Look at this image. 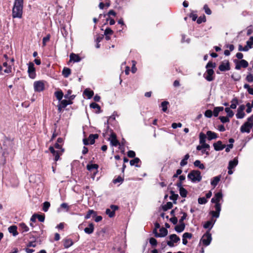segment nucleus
<instances>
[{
  "label": "nucleus",
  "instance_id": "obj_1",
  "mask_svg": "<svg viewBox=\"0 0 253 253\" xmlns=\"http://www.w3.org/2000/svg\"><path fill=\"white\" fill-rule=\"evenodd\" d=\"M24 0H15L12 8V17L21 18L22 16Z\"/></svg>",
  "mask_w": 253,
  "mask_h": 253
},
{
  "label": "nucleus",
  "instance_id": "obj_2",
  "mask_svg": "<svg viewBox=\"0 0 253 253\" xmlns=\"http://www.w3.org/2000/svg\"><path fill=\"white\" fill-rule=\"evenodd\" d=\"M187 178L193 183H196L200 182L202 177L199 170H192L188 173Z\"/></svg>",
  "mask_w": 253,
  "mask_h": 253
},
{
  "label": "nucleus",
  "instance_id": "obj_3",
  "mask_svg": "<svg viewBox=\"0 0 253 253\" xmlns=\"http://www.w3.org/2000/svg\"><path fill=\"white\" fill-rule=\"evenodd\" d=\"M253 126V116L249 117L247 121L245 122L240 128V131L242 133H249L251 129Z\"/></svg>",
  "mask_w": 253,
  "mask_h": 253
},
{
  "label": "nucleus",
  "instance_id": "obj_4",
  "mask_svg": "<svg viewBox=\"0 0 253 253\" xmlns=\"http://www.w3.org/2000/svg\"><path fill=\"white\" fill-rule=\"evenodd\" d=\"M211 239V234L209 231H207L201 238L200 243H202L205 246H208L210 244Z\"/></svg>",
  "mask_w": 253,
  "mask_h": 253
},
{
  "label": "nucleus",
  "instance_id": "obj_5",
  "mask_svg": "<svg viewBox=\"0 0 253 253\" xmlns=\"http://www.w3.org/2000/svg\"><path fill=\"white\" fill-rule=\"evenodd\" d=\"M234 62L236 64L235 69L238 70H240L242 67L246 68L249 66L248 62L244 59H242L239 61L235 59L234 60Z\"/></svg>",
  "mask_w": 253,
  "mask_h": 253
},
{
  "label": "nucleus",
  "instance_id": "obj_6",
  "mask_svg": "<svg viewBox=\"0 0 253 253\" xmlns=\"http://www.w3.org/2000/svg\"><path fill=\"white\" fill-rule=\"evenodd\" d=\"M34 88L36 92H41L44 89V84L42 81H36L34 83Z\"/></svg>",
  "mask_w": 253,
  "mask_h": 253
},
{
  "label": "nucleus",
  "instance_id": "obj_7",
  "mask_svg": "<svg viewBox=\"0 0 253 253\" xmlns=\"http://www.w3.org/2000/svg\"><path fill=\"white\" fill-rule=\"evenodd\" d=\"M170 239L169 241H167V245L170 247H173L174 246V243H176L180 241V238L176 234H171L169 236Z\"/></svg>",
  "mask_w": 253,
  "mask_h": 253
},
{
  "label": "nucleus",
  "instance_id": "obj_8",
  "mask_svg": "<svg viewBox=\"0 0 253 253\" xmlns=\"http://www.w3.org/2000/svg\"><path fill=\"white\" fill-rule=\"evenodd\" d=\"M28 73L30 78L34 79L36 77L35 68L34 64L32 62H29L28 64Z\"/></svg>",
  "mask_w": 253,
  "mask_h": 253
},
{
  "label": "nucleus",
  "instance_id": "obj_9",
  "mask_svg": "<svg viewBox=\"0 0 253 253\" xmlns=\"http://www.w3.org/2000/svg\"><path fill=\"white\" fill-rule=\"evenodd\" d=\"M218 69L221 72H225L230 70V66L228 60H224L221 62L218 67Z\"/></svg>",
  "mask_w": 253,
  "mask_h": 253
},
{
  "label": "nucleus",
  "instance_id": "obj_10",
  "mask_svg": "<svg viewBox=\"0 0 253 253\" xmlns=\"http://www.w3.org/2000/svg\"><path fill=\"white\" fill-rule=\"evenodd\" d=\"M223 202V194L221 191L216 193L211 200V202L215 204H220L219 202Z\"/></svg>",
  "mask_w": 253,
  "mask_h": 253
},
{
  "label": "nucleus",
  "instance_id": "obj_11",
  "mask_svg": "<svg viewBox=\"0 0 253 253\" xmlns=\"http://www.w3.org/2000/svg\"><path fill=\"white\" fill-rule=\"evenodd\" d=\"M215 211H211L210 214L212 217L218 218L219 216L220 212L221 211V204H215L214 205Z\"/></svg>",
  "mask_w": 253,
  "mask_h": 253
},
{
  "label": "nucleus",
  "instance_id": "obj_12",
  "mask_svg": "<svg viewBox=\"0 0 253 253\" xmlns=\"http://www.w3.org/2000/svg\"><path fill=\"white\" fill-rule=\"evenodd\" d=\"M214 71L212 69H207L206 73L204 74V77L209 82L214 80L213 77Z\"/></svg>",
  "mask_w": 253,
  "mask_h": 253
},
{
  "label": "nucleus",
  "instance_id": "obj_13",
  "mask_svg": "<svg viewBox=\"0 0 253 253\" xmlns=\"http://www.w3.org/2000/svg\"><path fill=\"white\" fill-rule=\"evenodd\" d=\"M245 109V106L244 105H241L238 107L237 114H236L237 119H241L245 117V113L244 112Z\"/></svg>",
  "mask_w": 253,
  "mask_h": 253
},
{
  "label": "nucleus",
  "instance_id": "obj_14",
  "mask_svg": "<svg viewBox=\"0 0 253 253\" xmlns=\"http://www.w3.org/2000/svg\"><path fill=\"white\" fill-rule=\"evenodd\" d=\"M109 140L112 146H117L119 144V142L117 139L116 134L113 132L111 133Z\"/></svg>",
  "mask_w": 253,
  "mask_h": 253
},
{
  "label": "nucleus",
  "instance_id": "obj_15",
  "mask_svg": "<svg viewBox=\"0 0 253 253\" xmlns=\"http://www.w3.org/2000/svg\"><path fill=\"white\" fill-rule=\"evenodd\" d=\"M213 146L214 150L217 151H221L226 147V145L222 144L221 141L220 140L214 143Z\"/></svg>",
  "mask_w": 253,
  "mask_h": 253
},
{
  "label": "nucleus",
  "instance_id": "obj_16",
  "mask_svg": "<svg viewBox=\"0 0 253 253\" xmlns=\"http://www.w3.org/2000/svg\"><path fill=\"white\" fill-rule=\"evenodd\" d=\"M168 230L164 227H162L160 229V233L156 232L155 236L156 237H164L167 235L168 234Z\"/></svg>",
  "mask_w": 253,
  "mask_h": 253
},
{
  "label": "nucleus",
  "instance_id": "obj_17",
  "mask_svg": "<svg viewBox=\"0 0 253 253\" xmlns=\"http://www.w3.org/2000/svg\"><path fill=\"white\" fill-rule=\"evenodd\" d=\"M221 178V175L215 176L211 180V184L214 188L218 184Z\"/></svg>",
  "mask_w": 253,
  "mask_h": 253
},
{
  "label": "nucleus",
  "instance_id": "obj_18",
  "mask_svg": "<svg viewBox=\"0 0 253 253\" xmlns=\"http://www.w3.org/2000/svg\"><path fill=\"white\" fill-rule=\"evenodd\" d=\"M215 222V220H213L212 219L208 221L204 224L203 227L205 229H209L208 231H210V230L212 228Z\"/></svg>",
  "mask_w": 253,
  "mask_h": 253
},
{
  "label": "nucleus",
  "instance_id": "obj_19",
  "mask_svg": "<svg viewBox=\"0 0 253 253\" xmlns=\"http://www.w3.org/2000/svg\"><path fill=\"white\" fill-rule=\"evenodd\" d=\"M207 135L208 136V139L209 140H211L212 139H216L217 138V135L214 132L211 131V130H208L207 132Z\"/></svg>",
  "mask_w": 253,
  "mask_h": 253
},
{
  "label": "nucleus",
  "instance_id": "obj_20",
  "mask_svg": "<svg viewBox=\"0 0 253 253\" xmlns=\"http://www.w3.org/2000/svg\"><path fill=\"white\" fill-rule=\"evenodd\" d=\"M70 59L74 62H78L81 61V58L78 55L72 53L70 55Z\"/></svg>",
  "mask_w": 253,
  "mask_h": 253
},
{
  "label": "nucleus",
  "instance_id": "obj_21",
  "mask_svg": "<svg viewBox=\"0 0 253 253\" xmlns=\"http://www.w3.org/2000/svg\"><path fill=\"white\" fill-rule=\"evenodd\" d=\"M84 231L85 233L90 234L94 231V225L92 223H90L89 224L88 227H86L84 229Z\"/></svg>",
  "mask_w": 253,
  "mask_h": 253
},
{
  "label": "nucleus",
  "instance_id": "obj_22",
  "mask_svg": "<svg viewBox=\"0 0 253 253\" xmlns=\"http://www.w3.org/2000/svg\"><path fill=\"white\" fill-rule=\"evenodd\" d=\"M185 225L184 223H179L175 226L174 229L177 233L182 232L185 229Z\"/></svg>",
  "mask_w": 253,
  "mask_h": 253
},
{
  "label": "nucleus",
  "instance_id": "obj_23",
  "mask_svg": "<svg viewBox=\"0 0 253 253\" xmlns=\"http://www.w3.org/2000/svg\"><path fill=\"white\" fill-rule=\"evenodd\" d=\"M98 168V166L97 164H88L86 166V169L88 170L91 171L92 170H94L95 171L94 173H96L97 172Z\"/></svg>",
  "mask_w": 253,
  "mask_h": 253
},
{
  "label": "nucleus",
  "instance_id": "obj_24",
  "mask_svg": "<svg viewBox=\"0 0 253 253\" xmlns=\"http://www.w3.org/2000/svg\"><path fill=\"white\" fill-rule=\"evenodd\" d=\"M98 137V135L97 134H91L89 135L88 140L90 144H93L95 142V139Z\"/></svg>",
  "mask_w": 253,
  "mask_h": 253
},
{
  "label": "nucleus",
  "instance_id": "obj_25",
  "mask_svg": "<svg viewBox=\"0 0 253 253\" xmlns=\"http://www.w3.org/2000/svg\"><path fill=\"white\" fill-rule=\"evenodd\" d=\"M17 227L15 225L10 226L8 228V231L13 234L14 236H16L18 235V232L17 231Z\"/></svg>",
  "mask_w": 253,
  "mask_h": 253
},
{
  "label": "nucleus",
  "instance_id": "obj_26",
  "mask_svg": "<svg viewBox=\"0 0 253 253\" xmlns=\"http://www.w3.org/2000/svg\"><path fill=\"white\" fill-rule=\"evenodd\" d=\"M238 163L237 159L234 158L233 160L229 161L228 167L233 169L236 167Z\"/></svg>",
  "mask_w": 253,
  "mask_h": 253
},
{
  "label": "nucleus",
  "instance_id": "obj_27",
  "mask_svg": "<svg viewBox=\"0 0 253 253\" xmlns=\"http://www.w3.org/2000/svg\"><path fill=\"white\" fill-rule=\"evenodd\" d=\"M73 244V242L72 239H66L64 240V247L65 248L67 249L72 246Z\"/></svg>",
  "mask_w": 253,
  "mask_h": 253
},
{
  "label": "nucleus",
  "instance_id": "obj_28",
  "mask_svg": "<svg viewBox=\"0 0 253 253\" xmlns=\"http://www.w3.org/2000/svg\"><path fill=\"white\" fill-rule=\"evenodd\" d=\"M84 94L85 95L88 99H90L93 96L94 92L92 90L86 88L84 91Z\"/></svg>",
  "mask_w": 253,
  "mask_h": 253
},
{
  "label": "nucleus",
  "instance_id": "obj_29",
  "mask_svg": "<svg viewBox=\"0 0 253 253\" xmlns=\"http://www.w3.org/2000/svg\"><path fill=\"white\" fill-rule=\"evenodd\" d=\"M194 165L195 167L199 168L201 169H205L204 165L202 164L200 160H196L194 163Z\"/></svg>",
  "mask_w": 253,
  "mask_h": 253
},
{
  "label": "nucleus",
  "instance_id": "obj_30",
  "mask_svg": "<svg viewBox=\"0 0 253 253\" xmlns=\"http://www.w3.org/2000/svg\"><path fill=\"white\" fill-rule=\"evenodd\" d=\"M189 158V155L187 154L184 156V158L180 162V165L181 167H184L187 164V160Z\"/></svg>",
  "mask_w": 253,
  "mask_h": 253
},
{
  "label": "nucleus",
  "instance_id": "obj_31",
  "mask_svg": "<svg viewBox=\"0 0 253 253\" xmlns=\"http://www.w3.org/2000/svg\"><path fill=\"white\" fill-rule=\"evenodd\" d=\"M238 104V100L236 97L234 98L231 101V104L230 108L234 109L237 107V105Z\"/></svg>",
  "mask_w": 253,
  "mask_h": 253
},
{
  "label": "nucleus",
  "instance_id": "obj_32",
  "mask_svg": "<svg viewBox=\"0 0 253 253\" xmlns=\"http://www.w3.org/2000/svg\"><path fill=\"white\" fill-rule=\"evenodd\" d=\"M206 135L203 132L199 134V142L201 144L206 143Z\"/></svg>",
  "mask_w": 253,
  "mask_h": 253
},
{
  "label": "nucleus",
  "instance_id": "obj_33",
  "mask_svg": "<svg viewBox=\"0 0 253 253\" xmlns=\"http://www.w3.org/2000/svg\"><path fill=\"white\" fill-rule=\"evenodd\" d=\"M139 162H140V160L138 158H134L133 160H131L130 161V165L131 166H133L136 164V167H140V166L137 165Z\"/></svg>",
  "mask_w": 253,
  "mask_h": 253
},
{
  "label": "nucleus",
  "instance_id": "obj_34",
  "mask_svg": "<svg viewBox=\"0 0 253 253\" xmlns=\"http://www.w3.org/2000/svg\"><path fill=\"white\" fill-rule=\"evenodd\" d=\"M54 94L58 100H61L63 96V93L61 90H59L55 92Z\"/></svg>",
  "mask_w": 253,
  "mask_h": 253
},
{
  "label": "nucleus",
  "instance_id": "obj_35",
  "mask_svg": "<svg viewBox=\"0 0 253 253\" xmlns=\"http://www.w3.org/2000/svg\"><path fill=\"white\" fill-rule=\"evenodd\" d=\"M91 214H93V216H95L96 215V211H94L92 210H89L88 211L87 214L85 215L84 218L85 219H89L90 217Z\"/></svg>",
  "mask_w": 253,
  "mask_h": 253
},
{
  "label": "nucleus",
  "instance_id": "obj_36",
  "mask_svg": "<svg viewBox=\"0 0 253 253\" xmlns=\"http://www.w3.org/2000/svg\"><path fill=\"white\" fill-rule=\"evenodd\" d=\"M62 74L64 77L67 78L71 74V70L68 68H64L62 71Z\"/></svg>",
  "mask_w": 253,
  "mask_h": 253
},
{
  "label": "nucleus",
  "instance_id": "obj_37",
  "mask_svg": "<svg viewBox=\"0 0 253 253\" xmlns=\"http://www.w3.org/2000/svg\"><path fill=\"white\" fill-rule=\"evenodd\" d=\"M169 102L167 101H164L161 103V107L162 108V111L166 112L168 109V105Z\"/></svg>",
  "mask_w": 253,
  "mask_h": 253
},
{
  "label": "nucleus",
  "instance_id": "obj_38",
  "mask_svg": "<svg viewBox=\"0 0 253 253\" xmlns=\"http://www.w3.org/2000/svg\"><path fill=\"white\" fill-rule=\"evenodd\" d=\"M178 197V195L177 194H175L174 192L172 191H170V199L173 201L174 203H175V201L177 200Z\"/></svg>",
  "mask_w": 253,
  "mask_h": 253
},
{
  "label": "nucleus",
  "instance_id": "obj_39",
  "mask_svg": "<svg viewBox=\"0 0 253 253\" xmlns=\"http://www.w3.org/2000/svg\"><path fill=\"white\" fill-rule=\"evenodd\" d=\"M172 203L169 202L163 206V210L164 211H167L168 210L171 209L172 208Z\"/></svg>",
  "mask_w": 253,
  "mask_h": 253
},
{
  "label": "nucleus",
  "instance_id": "obj_40",
  "mask_svg": "<svg viewBox=\"0 0 253 253\" xmlns=\"http://www.w3.org/2000/svg\"><path fill=\"white\" fill-rule=\"evenodd\" d=\"M225 111L227 113V117L231 118L234 116V112L229 107L225 108Z\"/></svg>",
  "mask_w": 253,
  "mask_h": 253
},
{
  "label": "nucleus",
  "instance_id": "obj_41",
  "mask_svg": "<svg viewBox=\"0 0 253 253\" xmlns=\"http://www.w3.org/2000/svg\"><path fill=\"white\" fill-rule=\"evenodd\" d=\"M71 93L72 90H68L67 93L64 95V97L66 99H73L75 98V96L74 95H71Z\"/></svg>",
  "mask_w": 253,
  "mask_h": 253
},
{
  "label": "nucleus",
  "instance_id": "obj_42",
  "mask_svg": "<svg viewBox=\"0 0 253 253\" xmlns=\"http://www.w3.org/2000/svg\"><path fill=\"white\" fill-rule=\"evenodd\" d=\"M179 193L182 197L185 198L187 196V191L184 188H180L179 189Z\"/></svg>",
  "mask_w": 253,
  "mask_h": 253
},
{
  "label": "nucleus",
  "instance_id": "obj_43",
  "mask_svg": "<svg viewBox=\"0 0 253 253\" xmlns=\"http://www.w3.org/2000/svg\"><path fill=\"white\" fill-rule=\"evenodd\" d=\"M50 204L48 202H45L43 203L42 210L44 212H46L49 208L50 207Z\"/></svg>",
  "mask_w": 253,
  "mask_h": 253
},
{
  "label": "nucleus",
  "instance_id": "obj_44",
  "mask_svg": "<svg viewBox=\"0 0 253 253\" xmlns=\"http://www.w3.org/2000/svg\"><path fill=\"white\" fill-rule=\"evenodd\" d=\"M19 226L21 228L23 232L29 231V227L24 223H20Z\"/></svg>",
  "mask_w": 253,
  "mask_h": 253
},
{
  "label": "nucleus",
  "instance_id": "obj_45",
  "mask_svg": "<svg viewBox=\"0 0 253 253\" xmlns=\"http://www.w3.org/2000/svg\"><path fill=\"white\" fill-rule=\"evenodd\" d=\"M231 78L235 81H239L241 79V76L238 74L234 73L231 76Z\"/></svg>",
  "mask_w": 253,
  "mask_h": 253
},
{
  "label": "nucleus",
  "instance_id": "obj_46",
  "mask_svg": "<svg viewBox=\"0 0 253 253\" xmlns=\"http://www.w3.org/2000/svg\"><path fill=\"white\" fill-rule=\"evenodd\" d=\"M123 181H124V178L121 176H118V177L117 178L113 179V182L114 184H116L118 183H121L123 182Z\"/></svg>",
  "mask_w": 253,
  "mask_h": 253
},
{
  "label": "nucleus",
  "instance_id": "obj_47",
  "mask_svg": "<svg viewBox=\"0 0 253 253\" xmlns=\"http://www.w3.org/2000/svg\"><path fill=\"white\" fill-rule=\"evenodd\" d=\"M106 213L111 218L115 216V213L110 209H107L106 210Z\"/></svg>",
  "mask_w": 253,
  "mask_h": 253
},
{
  "label": "nucleus",
  "instance_id": "obj_48",
  "mask_svg": "<svg viewBox=\"0 0 253 253\" xmlns=\"http://www.w3.org/2000/svg\"><path fill=\"white\" fill-rule=\"evenodd\" d=\"M198 203L199 204H205L208 202V200L205 197H200L198 199Z\"/></svg>",
  "mask_w": 253,
  "mask_h": 253
},
{
  "label": "nucleus",
  "instance_id": "obj_49",
  "mask_svg": "<svg viewBox=\"0 0 253 253\" xmlns=\"http://www.w3.org/2000/svg\"><path fill=\"white\" fill-rule=\"evenodd\" d=\"M50 38V36L49 34H48L46 37H44L42 39V45L43 46H45L46 42L49 41Z\"/></svg>",
  "mask_w": 253,
  "mask_h": 253
},
{
  "label": "nucleus",
  "instance_id": "obj_50",
  "mask_svg": "<svg viewBox=\"0 0 253 253\" xmlns=\"http://www.w3.org/2000/svg\"><path fill=\"white\" fill-rule=\"evenodd\" d=\"M90 107L93 109H97L98 110H100V106L96 103L92 102L90 104Z\"/></svg>",
  "mask_w": 253,
  "mask_h": 253
},
{
  "label": "nucleus",
  "instance_id": "obj_51",
  "mask_svg": "<svg viewBox=\"0 0 253 253\" xmlns=\"http://www.w3.org/2000/svg\"><path fill=\"white\" fill-rule=\"evenodd\" d=\"M219 119L222 123H226L229 122V118L227 117L220 116Z\"/></svg>",
  "mask_w": 253,
  "mask_h": 253
},
{
  "label": "nucleus",
  "instance_id": "obj_52",
  "mask_svg": "<svg viewBox=\"0 0 253 253\" xmlns=\"http://www.w3.org/2000/svg\"><path fill=\"white\" fill-rule=\"evenodd\" d=\"M204 9L205 10V13L208 15H211V11L208 7V5L205 4L204 6Z\"/></svg>",
  "mask_w": 253,
  "mask_h": 253
},
{
  "label": "nucleus",
  "instance_id": "obj_53",
  "mask_svg": "<svg viewBox=\"0 0 253 253\" xmlns=\"http://www.w3.org/2000/svg\"><path fill=\"white\" fill-rule=\"evenodd\" d=\"M206 21V17H205V16L204 15L203 16L199 17L197 19V22L198 24H201L202 22H205Z\"/></svg>",
  "mask_w": 253,
  "mask_h": 253
},
{
  "label": "nucleus",
  "instance_id": "obj_54",
  "mask_svg": "<svg viewBox=\"0 0 253 253\" xmlns=\"http://www.w3.org/2000/svg\"><path fill=\"white\" fill-rule=\"evenodd\" d=\"M216 64L215 63H212L211 61H209L207 64L206 68L207 69H210V68H215Z\"/></svg>",
  "mask_w": 253,
  "mask_h": 253
},
{
  "label": "nucleus",
  "instance_id": "obj_55",
  "mask_svg": "<svg viewBox=\"0 0 253 253\" xmlns=\"http://www.w3.org/2000/svg\"><path fill=\"white\" fill-rule=\"evenodd\" d=\"M212 115V112L211 110H207L205 112V116L209 118H211Z\"/></svg>",
  "mask_w": 253,
  "mask_h": 253
},
{
  "label": "nucleus",
  "instance_id": "obj_56",
  "mask_svg": "<svg viewBox=\"0 0 253 253\" xmlns=\"http://www.w3.org/2000/svg\"><path fill=\"white\" fill-rule=\"evenodd\" d=\"M246 80L247 82L249 83H252L253 82V76L251 74V73H249L248 75L247 76Z\"/></svg>",
  "mask_w": 253,
  "mask_h": 253
},
{
  "label": "nucleus",
  "instance_id": "obj_57",
  "mask_svg": "<svg viewBox=\"0 0 253 253\" xmlns=\"http://www.w3.org/2000/svg\"><path fill=\"white\" fill-rule=\"evenodd\" d=\"M149 243L152 246H156L157 245V241L154 238H151L149 240Z\"/></svg>",
  "mask_w": 253,
  "mask_h": 253
},
{
  "label": "nucleus",
  "instance_id": "obj_58",
  "mask_svg": "<svg viewBox=\"0 0 253 253\" xmlns=\"http://www.w3.org/2000/svg\"><path fill=\"white\" fill-rule=\"evenodd\" d=\"M246 106L247 107V109H246V112L247 113H250L252 112V108H253V105H251V103H247L246 104Z\"/></svg>",
  "mask_w": 253,
  "mask_h": 253
},
{
  "label": "nucleus",
  "instance_id": "obj_59",
  "mask_svg": "<svg viewBox=\"0 0 253 253\" xmlns=\"http://www.w3.org/2000/svg\"><path fill=\"white\" fill-rule=\"evenodd\" d=\"M113 31L111 30L110 28H107L105 29L104 32V35H111L113 34Z\"/></svg>",
  "mask_w": 253,
  "mask_h": 253
},
{
  "label": "nucleus",
  "instance_id": "obj_60",
  "mask_svg": "<svg viewBox=\"0 0 253 253\" xmlns=\"http://www.w3.org/2000/svg\"><path fill=\"white\" fill-rule=\"evenodd\" d=\"M4 72L5 73L9 74L12 71V67L11 65H9L8 66L5 67V69L4 70Z\"/></svg>",
  "mask_w": 253,
  "mask_h": 253
},
{
  "label": "nucleus",
  "instance_id": "obj_61",
  "mask_svg": "<svg viewBox=\"0 0 253 253\" xmlns=\"http://www.w3.org/2000/svg\"><path fill=\"white\" fill-rule=\"evenodd\" d=\"M183 215L181 217L180 219L179 220V223H184L183 222L184 220L186 218L187 214L185 212H182Z\"/></svg>",
  "mask_w": 253,
  "mask_h": 253
},
{
  "label": "nucleus",
  "instance_id": "obj_62",
  "mask_svg": "<svg viewBox=\"0 0 253 253\" xmlns=\"http://www.w3.org/2000/svg\"><path fill=\"white\" fill-rule=\"evenodd\" d=\"M127 156L129 158H135V153L132 150H129L127 152Z\"/></svg>",
  "mask_w": 253,
  "mask_h": 253
},
{
  "label": "nucleus",
  "instance_id": "obj_63",
  "mask_svg": "<svg viewBox=\"0 0 253 253\" xmlns=\"http://www.w3.org/2000/svg\"><path fill=\"white\" fill-rule=\"evenodd\" d=\"M192 237V234L190 233L186 232L183 234L182 237L185 239H191Z\"/></svg>",
  "mask_w": 253,
  "mask_h": 253
},
{
  "label": "nucleus",
  "instance_id": "obj_64",
  "mask_svg": "<svg viewBox=\"0 0 253 253\" xmlns=\"http://www.w3.org/2000/svg\"><path fill=\"white\" fill-rule=\"evenodd\" d=\"M181 126H182V124L180 123H173L171 125V127L174 129H175L177 127H181Z\"/></svg>",
  "mask_w": 253,
  "mask_h": 253
}]
</instances>
